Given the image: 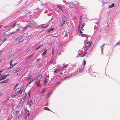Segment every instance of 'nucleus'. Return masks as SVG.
<instances>
[{
  "instance_id": "1",
  "label": "nucleus",
  "mask_w": 120,
  "mask_h": 120,
  "mask_svg": "<svg viewBox=\"0 0 120 120\" xmlns=\"http://www.w3.org/2000/svg\"><path fill=\"white\" fill-rule=\"evenodd\" d=\"M35 23L33 21H30L29 23L25 27L23 30H24L25 29L29 27H32L35 25Z\"/></svg>"
},
{
  "instance_id": "2",
  "label": "nucleus",
  "mask_w": 120,
  "mask_h": 120,
  "mask_svg": "<svg viewBox=\"0 0 120 120\" xmlns=\"http://www.w3.org/2000/svg\"><path fill=\"white\" fill-rule=\"evenodd\" d=\"M19 109L17 108L14 111L12 114L13 116H15L17 115L19 113Z\"/></svg>"
},
{
  "instance_id": "3",
  "label": "nucleus",
  "mask_w": 120,
  "mask_h": 120,
  "mask_svg": "<svg viewBox=\"0 0 120 120\" xmlns=\"http://www.w3.org/2000/svg\"><path fill=\"white\" fill-rule=\"evenodd\" d=\"M23 90V89L22 88H17L15 90V92L16 93L18 92L19 94H21Z\"/></svg>"
},
{
  "instance_id": "4",
  "label": "nucleus",
  "mask_w": 120,
  "mask_h": 120,
  "mask_svg": "<svg viewBox=\"0 0 120 120\" xmlns=\"http://www.w3.org/2000/svg\"><path fill=\"white\" fill-rule=\"evenodd\" d=\"M13 61V60H12L10 62V67L8 68V69H10L12 68L13 66H15V65L17 64L16 63L15 64H12V62Z\"/></svg>"
},
{
  "instance_id": "5",
  "label": "nucleus",
  "mask_w": 120,
  "mask_h": 120,
  "mask_svg": "<svg viewBox=\"0 0 120 120\" xmlns=\"http://www.w3.org/2000/svg\"><path fill=\"white\" fill-rule=\"evenodd\" d=\"M23 40V39L21 38H17L16 39V40L18 41V43L22 42Z\"/></svg>"
},
{
  "instance_id": "6",
  "label": "nucleus",
  "mask_w": 120,
  "mask_h": 120,
  "mask_svg": "<svg viewBox=\"0 0 120 120\" xmlns=\"http://www.w3.org/2000/svg\"><path fill=\"white\" fill-rule=\"evenodd\" d=\"M20 67H19L18 68H16L13 71V73H14L18 71L20 69Z\"/></svg>"
},
{
  "instance_id": "7",
  "label": "nucleus",
  "mask_w": 120,
  "mask_h": 120,
  "mask_svg": "<svg viewBox=\"0 0 120 120\" xmlns=\"http://www.w3.org/2000/svg\"><path fill=\"white\" fill-rule=\"evenodd\" d=\"M91 42H89L86 43H85V46L86 47L89 46V47H90L91 45Z\"/></svg>"
},
{
  "instance_id": "8",
  "label": "nucleus",
  "mask_w": 120,
  "mask_h": 120,
  "mask_svg": "<svg viewBox=\"0 0 120 120\" xmlns=\"http://www.w3.org/2000/svg\"><path fill=\"white\" fill-rule=\"evenodd\" d=\"M70 9L72 10H74L75 9V6L73 5H70Z\"/></svg>"
},
{
  "instance_id": "9",
  "label": "nucleus",
  "mask_w": 120,
  "mask_h": 120,
  "mask_svg": "<svg viewBox=\"0 0 120 120\" xmlns=\"http://www.w3.org/2000/svg\"><path fill=\"white\" fill-rule=\"evenodd\" d=\"M30 115L29 111L27 110H26L25 111V115L29 116Z\"/></svg>"
},
{
  "instance_id": "10",
  "label": "nucleus",
  "mask_w": 120,
  "mask_h": 120,
  "mask_svg": "<svg viewBox=\"0 0 120 120\" xmlns=\"http://www.w3.org/2000/svg\"><path fill=\"white\" fill-rule=\"evenodd\" d=\"M66 21H62L61 22L60 25V28L62 27L63 26V25L65 24Z\"/></svg>"
},
{
  "instance_id": "11",
  "label": "nucleus",
  "mask_w": 120,
  "mask_h": 120,
  "mask_svg": "<svg viewBox=\"0 0 120 120\" xmlns=\"http://www.w3.org/2000/svg\"><path fill=\"white\" fill-rule=\"evenodd\" d=\"M9 97L7 98V99L5 101H4L3 103V105H5L8 102L9 100Z\"/></svg>"
},
{
  "instance_id": "12",
  "label": "nucleus",
  "mask_w": 120,
  "mask_h": 120,
  "mask_svg": "<svg viewBox=\"0 0 120 120\" xmlns=\"http://www.w3.org/2000/svg\"><path fill=\"white\" fill-rule=\"evenodd\" d=\"M6 75H4L0 79V81L1 80H4L7 78Z\"/></svg>"
},
{
  "instance_id": "13",
  "label": "nucleus",
  "mask_w": 120,
  "mask_h": 120,
  "mask_svg": "<svg viewBox=\"0 0 120 120\" xmlns=\"http://www.w3.org/2000/svg\"><path fill=\"white\" fill-rule=\"evenodd\" d=\"M9 81V79H8L5 80L3 81L0 82V83L2 84V83H5L6 82H7Z\"/></svg>"
},
{
  "instance_id": "14",
  "label": "nucleus",
  "mask_w": 120,
  "mask_h": 120,
  "mask_svg": "<svg viewBox=\"0 0 120 120\" xmlns=\"http://www.w3.org/2000/svg\"><path fill=\"white\" fill-rule=\"evenodd\" d=\"M42 75H38V76H37V79H38L40 80V79H41V78Z\"/></svg>"
},
{
  "instance_id": "15",
  "label": "nucleus",
  "mask_w": 120,
  "mask_h": 120,
  "mask_svg": "<svg viewBox=\"0 0 120 120\" xmlns=\"http://www.w3.org/2000/svg\"><path fill=\"white\" fill-rule=\"evenodd\" d=\"M62 21H66V19L65 16H63L62 17Z\"/></svg>"
},
{
  "instance_id": "16",
  "label": "nucleus",
  "mask_w": 120,
  "mask_h": 120,
  "mask_svg": "<svg viewBox=\"0 0 120 120\" xmlns=\"http://www.w3.org/2000/svg\"><path fill=\"white\" fill-rule=\"evenodd\" d=\"M44 52H43L41 54L42 55H43L44 54H46V53L47 52V50L46 49L44 50Z\"/></svg>"
},
{
  "instance_id": "17",
  "label": "nucleus",
  "mask_w": 120,
  "mask_h": 120,
  "mask_svg": "<svg viewBox=\"0 0 120 120\" xmlns=\"http://www.w3.org/2000/svg\"><path fill=\"white\" fill-rule=\"evenodd\" d=\"M34 55V54H32L31 55H30L28 57H27L26 58L27 59H26V60H28V59H29L31 57H32Z\"/></svg>"
},
{
  "instance_id": "18",
  "label": "nucleus",
  "mask_w": 120,
  "mask_h": 120,
  "mask_svg": "<svg viewBox=\"0 0 120 120\" xmlns=\"http://www.w3.org/2000/svg\"><path fill=\"white\" fill-rule=\"evenodd\" d=\"M81 30H80V34L82 35H83L84 37H85L86 35L85 34H82V33H83L82 31Z\"/></svg>"
},
{
  "instance_id": "19",
  "label": "nucleus",
  "mask_w": 120,
  "mask_h": 120,
  "mask_svg": "<svg viewBox=\"0 0 120 120\" xmlns=\"http://www.w3.org/2000/svg\"><path fill=\"white\" fill-rule=\"evenodd\" d=\"M60 69H57L54 71V73L58 72L60 71Z\"/></svg>"
},
{
  "instance_id": "20",
  "label": "nucleus",
  "mask_w": 120,
  "mask_h": 120,
  "mask_svg": "<svg viewBox=\"0 0 120 120\" xmlns=\"http://www.w3.org/2000/svg\"><path fill=\"white\" fill-rule=\"evenodd\" d=\"M114 3H112L111 4V5H109L108 6L109 8H112L114 6Z\"/></svg>"
},
{
  "instance_id": "21",
  "label": "nucleus",
  "mask_w": 120,
  "mask_h": 120,
  "mask_svg": "<svg viewBox=\"0 0 120 120\" xmlns=\"http://www.w3.org/2000/svg\"><path fill=\"white\" fill-rule=\"evenodd\" d=\"M87 54V52H85L83 54H82V55L81 56V57H83L84 56H85L86 55V54Z\"/></svg>"
},
{
  "instance_id": "22",
  "label": "nucleus",
  "mask_w": 120,
  "mask_h": 120,
  "mask_svg": "<svg viewBox=\"0 0 120 120\" xmlns=\"http://www.w3.org/2000/svg\"><path fill=\"white\" fill-rule=\"evenodd\" d=\"M16 95H17V94L15 93V94H13L12 95H11V98H14V97H15V96Z\"/></svg>"
},
{
  "instance_id": "23",
  "label": "nucleus",
  "mask_w": 120,
  "mask_h": 120,
  "mask_svg": "<svg viewBox=\"0 0 120 120\" xmlns=\"http://www.w3.org/2000/svg\"><path fill=\"white\" fill-rule=\"evenodd\" d=\"M86 24L85 23H83V24L82 25V26L80 30H82V28H83L85 26Z\"/></svg>"
},
{
  "instance_id": "24",
  "label": "nucleus",
  "mask_w": 120,
  "mask_h": 120,
  "mask_svg": "<svg viewBox=\"0 0 120 120\" xmlns=\"http://www.w3.org/2000/svg\"><path fill=\"white\" fill-rule=\"evenodd\" d=\"M44 109L45 110H46L50 111V110L48 107H45Z\"/></svg>"
},
{
  "instance_id": "25",
  "label": "nucleus",
  "mask_w": 120,
  "mask_h": 120,
  "mask_svg": "<svg viewBox=\"0 0 120 120\" xmlns=\"http://www.w3.org/2000/svg\"><path fill=\"white\" fill-rule=\"evenodd\" d=\"M51 92H50L47 95V97L48 98L50 96V95L51 94Z\"/></svg>"
},
{
  "instance_id": "26",
  "label": "nucleus",
  "mask_w": 120,
  "mask_h": 120,
  "mask_svg": "<svg viewBox=\"0 0 120 120\" xmlns=\"http://www.w3.org/2000/svg\"><path fill=\"white\" fill-rule=\"evenodd\" d=\"M43 46V45H40L37 48L35 49V50H37L38 49H39L40 47H41L42 46Z\"/></svg>"
},
{
  "instance_id": "27",
  "label": "nucleus",
  "mask_w": 120,
  "mask_h": 120,
  "mask_svg": "<svg viewBox=\"0 0 120 120\" xmlns=\"http://www.w3.org/2000/svg\"><path fill=\"white\" fill-rule=\"evenodd\" d=\"M54 29V28H51V29H50L48 31V32H50V31L53 30Z\"/></svg>"
},
{
  "instance_id": "28",
  "label": "nucleus",
  "mask_w": 120,
  "mask_h": 120,
  "mask_svg": "<svg viewBox=\"0 0 120 120\" xmlns=\"http://www.w3.org/2000/svg\"><path fill=\"white\" fill-rule=\"evenodd\" d=\"M47 82L46 80H45L44 81V86L46 84H47Z\"/></svg>"
},
{
  "instance_id": "29",
  "label": "nucleus",
  "mask_w": 120,
  "mask_h": 120,
  "mask_svg": "<svg viewBox=\"0 0 120 120\" xmlns=\"http://www.w3.org/2000/svg\"><path fill=\"white\" fill-rule=\"evenodd\" d=\"M31 78V76L30 75H29V76L27 78L28 80H30Z\"/></svg>"
},
{
  "instance_id": "30",
  "label": "nucleus",
  "mask_w": 120,
  "mask_h": 120,
  "mask_svg": "<svg viewBox=\"0 0 120 120\" xmlns=\"http://www.w3.org/2000/svg\"><path fill=\"white\" fill-rule=\"evenodd\" d=\"M57 7L58 8H59L61 10H62V7L61 6H60L58 5H57Z\"/></svg>"
},
{
  "instance_id": "31",
  "label": "nucleus",
  "mask_w": 120,
  "mask_h": 120,
  "mask_svg": "<svg viewBox=\"0 0 120 120\" xmlns=\"http://www.w3.org/2000/svg\"><path fill=\"white\" fill-rule=\"evenodd\" d=\"M29 116L25 115V117L24 118V120H25L27 118V117H28Z\"/></svg>"
},
{
  "instance_id": "32",
  "label": "nucleus",
  "mask_w": 120,
  "mask_h": 120,
  "mask_svg": "<svg viewBox=\"0 0 120 120\" xmlns=\"http://www.w3.org/2000/svg\"><path fill=\"white\" fill-rule=\"evenodd\" d=\"M40 80H39L38 79H37V78H36V79L35 80V83H38L39 81Z\"/></svg>"
},
{
  "instance_id": "33",
  "label": "nucleus",
  "mask_w": 120,
  "mask_h": 120,
  "mask_svg": "<svg viewBox=\"0 0 120 120\" xmlns=\"http://www.w3.org/2000/svg\"><path fill=\"white\" fill-rule=\"evenodd\" d=\"M53 62V60L52 59H51L50 60V64H51Z\"/></svg>"
},
{
  "instance_id": "34",
  "label": "nucleus",
  "mask_w": 120,
  "mask_h": 120,
  "mask_svg": "<svg viewBox=\"0 0 120 120\" xmlns=\"http://www.w3.org/2000/svg\"><path fill=\"white\" fill-rule=\"evenodd\" d=\"M16 22H15L14 23V24L12 26L13 27H14V26H16ZM16 25H17L19 26V24H16Z\"/></svg>"
},
{
  "instance_id": "35",
  "label": "nucleus",
  "mask_w": 120,
  "mask_h": 120,
  "mask_svg": "<svg viewBox=\"0 0 120 120\" xmlns=\"http://www.w3.org/2000/svg\"><path fill=\"white\" fill-rule=\"evenodd\" d=\"M79 72H83V71L81 69H80L79 70Z\"/></svg>"
},
{
  "instance_id": "36",
  "label": "nucleus",
  "mask_w": 120,
  "mask_h": 120,
  "mask_svg": "<svg viewBox=\"0 0 120 120\" xmlns=\"http://www.w3.org/2000/svg\"><path fill=\"white\" fill-rule=\"evenodd\" d=\"M83 63H84V66L85 64H86V62L85 61V60L84 59L83 60Z\"/></svg>"
},
{
  "instance_id": "37",
  "label": "nucleus",
  "mask_w": 120,
  "mask_h": 120,
  "mask_svg": "<svg viewBox=\"0 0 120 120\" xmlns=\"http://www.w3.org/2000/svg\"><path fill=\"white\" fill-rule=\"evenodd\" d=\"M52 55L54 53V49H52Z\"/></svg>"
},
{
  "instance_id": "38",
  "label": "nucleus",
  "mask_w": 120,
  "mask_h": 120,
  "mask_svg": "<svg viewBox=\"0 0 120 120\" xmlns=\"http://www.w3.org/2000/svg\"><path fill=\"white\" fill-rule=\"evenodd\" d=\"M46 89L44 88L43 89V90L41 92V93H43L44 92L45 90H46Z\"/></svg>"
},
{
  "instance_id": "39",
  "label": "nucleus",
  "mask_w": 120,
  "mask_h": 120,
  "mask_svg": "<svg viewBox=\"0 0 120 120\" xmlns=\"http://www.w3.org/2000/svg\"><path fill=\"white\" fill-rule=\"evenodd\" d=\"M34 80H35V79H33L31 81V82H28V84H30V83H31V82H33Z\"/></svg>"
},
{
  "instance_id": "40",
  "label": "nucleus",
  "mask_w": 120,
  "mask_h": 120,
  "mask_svg": "<svg viewBox=\"0 0 120 120\" xmlns=\"http://www.w3.org/2000/svg\"><path fill=\"white\" fill-rule=\"evenodd\" d=\"M8 33V31H6L4 33V35H6Z\"/></svg>"
},
{
  "instance_id": "41",
  "label": "nucleus",
  "mask_w": 120,
  "mask_h": 120,
  "mask_svg": "<svg viewBox=\"0 0 120 120\" xmlns=\"http://www.w3.org/2000/svg\"><path fill=\"white\" fill-rule=\"evenodd\" d=\"M81 22H82L81 19L80 18V21H79V24H81Z\"/></svg>"
},
{
  "instance_id": "42",
  "label": "nucleus",
  "mask_w": 120,
  "mask_h": 120,
  "mask_svg": "<svg viewBox=\"0 0 120 120\" xmlns=\"http://www.w3.org/2000/svg\"><path fill=\"white\" fill-rule=\"evenodd\" d=\"M36 83V85L37 86V87H39V84L38 83H38Z\"/></svg>"
},
{
  "instance_id": "43",
  "label": "nucleus",
  "mask_w": 120,
  "mask_h": 120,
  "mask_svg": "<svg viewBox=\"0 0 120 120\" xmlns=\"http://www.w3.org/2000/svg\"><path fill=\"white\" fill-rule=\"evenodd\" d=\"M6 39H7L6 38H5L2 41L3 42L4 41L6 40Z\"/></svg>"
},
{
  "instance_id": "44",
  "label": "nucleus",
  "mask_w": 120,
  "mask_h": 120,
  "mask_svg": "<svg viewBox=\"0 0 120 120\" xmlns=\"http://www.w3.org/2000/svg\"><path fill=\"white\" fill-rule=\"evenodd\" d=\"M20 27H18L16 30H17L18 31H19L20 30Z\"/></svg>"
},
{
  "instance_id": "45",
  "label": "nucleus",
  "mask_w": 120,
  "mask_h": 120,
  "mask_svg": "<svg viewBox=\"0 0 120 120\" xmlns=\"http://www.w3.org/2000/svg\"><path fill=\"white\" fill-rule=\"evenodd\" d=\"M65 36H68V34L66 33L65 34Z\"/></svg>"
},
{
  "instance_id": "46",
  "label": "nucleus",
  "mask_w": 120,
  "mask_h": 120,
  "mask_svg": "<svg viewBox=\"0 0 120 120\" xmlns=\"http://www.w3.org/2000/svg\"><path fill=\"white\" fill-rule=\"evenodd\" d=\"M60 81H59L57 82V85H58L60 84Z\"/></svg>"
},
{
  "instance_id": "47",
  "label": "nucleus",
  "mask_w": 120,
  "mask_h": 120,
  "mask_svg": "<svg viewBox=\"0 0 120 120\" xmlns=\"http://www.w3.org/2000/svg\"><path fill=\"white\" fill-rule=\"evenodd\" d=\"M16 31H13V32H12L11 33V34H14L15 32Z\"/></svg>"
},
{
  "instance_id": "48",
  "label": "nucleus",
  "mask_w": 120,
  "mask_h": 120,
  "mask_svg": "<svg viewBox=\"0 0 120 120\" xmlns=\"http://www.w3.org/2000/svg\"><path fill=\"white\" fill-rule=\"evenodd\" d=\"M80 26H81V24H79V27H78V29L79 28H80Z\"/></svg>"
},
{
  "instance_id": "49",
  "label": "nucleus",
  "mask_w": 120,
  "mask_h": 120,
  "mask_svg": "<svg viewBox=\"0 0 120 120\" xmlns=\"http://www.w3.org/2000/svg\"><path fill=\"white\" fill-rule=\"evenodd\" d=\"M3 95V94L0 93V96H2Z\"/></svg>"
},
{
  "instance_id": "50",
  "label": "nucleus",
  "mask_w": 120,
  "mask_h": 120,
  "mask_svg": "<svg viewBox=\"0 0 120 120\" xmlns=\"http://www.w3.org/2000/svg\"><path fill=\"white\" fill-rule=\"evenodd\" d=\"M18 85V84H16V85L15 86L16 87Z\"/></svg>"
},
{
  "instance_id": "51",
  "label": "nucleus",
  "mask_w": 120,
  "mask_h": 120,
  "mask_svg": "<svg viewBox=\"0 0 120 120\" xmlns=\"http://www.w3.org/2000/svg\"><path fill=\"white\" fill-rule=\"evenodd\" d=\"M26 94V92H24V93H23V94L24 95H25Z\"/></svg>"
},
{
  "instance_id": "52",
  "label": "nucleus",
  "mask_w": 120,
  "mask_h": 120,
  "mask_svg": "<svg viewBox=\"0 0 120 120\" xmlns=\"http://www.w3.org/2000/svg\"><path fill=\"white\" fill-rule=\"evenodd\" d=\"M62 74H63V73H62V72L60 73V75H62Z\"/></svg>"
},
{
  "instance_id": "53",
  "label": "nucleus",
  "mask_w": 120,
  "mask_h": 120,
  "mask_svg": "<svg viewBox=\"0 0 120 120\" xmlns=\"http://www.w3.org/2000/svg\"><path fill=\"white\" fill-rule=\"evenodd\" d=\"M30 92H29L28 93V95H29V96H30Z\"/></svg>"
},
{
  "instance_id": "54",
  "label": "nucleus",
  "mask_w": 120,
  "mask_h": 120,
  "mask_svg": "<svg viewBox=\"0 0 120 120\" xmlns=\"http://www.w3.org/2000/svg\"><path fill=\"white\" fill-rule=\"evenodd\" d=\"M30 84H28V83L27 84V86H29V85Z\"/></svg>"
},
{
  "instance_id": "55",
  "label": "nucleus",
  "mask_w": 120,
  "mask_h": 120,
  "mask_svg": "<svg viewBox=\"0 0 120 120\" xmlns=\"http://www.w3.org/2000/svg\"><path fill=\"white\" fill-rule=\"evenodd\" d=\"M68 78V77H65V78L64 79H64H66L67 78Z\"/></svg>"
},
{
  "instance_id": "56",
  "label": "nucleus",
  "mask_w": 120,
  "mask_h": 120,
  "mask_svg": "<svg viewBox=\"0 0 120 120\" xmlns=\"http://www.w3.org/2000/svg\"><path fill=\"white\" fill-rule=\"evenodd\" d=\"M40 59V58H39L37 60V61H38Z\"/></svg>"
},
{
  "instance_id": "57",
  "label": "nucleus",
  "mask_w": 120,
  "mask_h": 120,
  "mask_svg": "<svg viewBox=\"0 0 120 120\" xmlns=\"http://www.w3.org/2000/svg\"><path fill=\"white\" fill-rule=\"evenodd\" d=\"M16 87H15H15H14V90H15V89H16Z\"/></svg>"
},
{
  "instance_id": "58",
  "label": "nucleus",
  "mask_w": 120,
  "mask_h": 120,
  "mask_svg": "<svg viewBox=\"0 0 120 120\" xmlns=\"http://www.w3.org/2000/svg\"><path fill=\"white\" fill-rule=\"evenodd\" d=\"M48 25H47V26H45V27H44V28H46V27H47V26H48Z\"/></svg>"
},
{
  "instance_id": "59",
  "label": "nucleus",
  "mask_w": 120,
  "mask_h": 120,
  "mask_svg": "<svg viewBox=\"0 0 120 120\" xmlns=\"http://www.w3.org/2000/svg\"><path fill=\"white\" fill-rule=\"evenodd\" d=\"M48 25H47V26H45V27H44V28H46V27H47V26H48Z\"/></svg>"
},
{
  "instance_id": "60",
  "label": "nucleus",
  "mask_w": 120,
  "mask_h": 120,
  "mask_svg": "<svg viewBox=\"0 0 120 120\" xmlns=\"http://www.w3.org/2000/svg\"><path fill=\"white\" fill-rule=\"evenodd\" d=\"M66 67V66H64V68H65Z\"/></svg>"
},
{
  "instance_id": "61",
  "label": "nucleus",
  "mask_w": 120,
  "mask_h": 120,
  "mask_svg": "<svg viewBox=\"0 0 120 120\" xmlns=\"http://www.w3.org/2000/svg\"><path fill=\"white\" fill-rule=\"evenodd\" d=\"M9 75L8 74H7V75H6V76L7 77V76H8Z\"/></svg>"
},
{
  "instance_id": "62",
  "label": "nucleus",
  "mask_w": 120,
  "mask_h": 120,
  "mask_svg": "<svg viewBox=\"0 0 120 120\" xmlns=\"http://www.w3.org/2000/svg\"><path fill=\"white\" fill-rule=\"evenodd\" d=\"M96 24H98V22H96Z\"/></svg>"
},
{
  "instance_id": "63",
  "label": "nucleus",
  "mask_w": 120,
  "mask_h": 120,
  "mask_svg": "<svg viewBox=\"0 0 120 120\" xmlns=\"http://www.w3.org/2000/svg\"><path fill=\"white\" fill-rule=\"evenodd\" d=\"M57 36H53V37H57Z\"/></svg>"
},
{
  "instance_id": "64",
  "label": "nucleus",
  "mask_w": 120,
  "mask_h": 120,
  "mask_svg": "<svg viewBox=\"0 0 120 120\" xmlns=\"http://www.w3.org/2000/svg\"><path fill=\"white\" fill-rule=\"evenodd\" d=\"M81 54H79V55H80V56H81Z\"/></svg>"
}]
</instances>
